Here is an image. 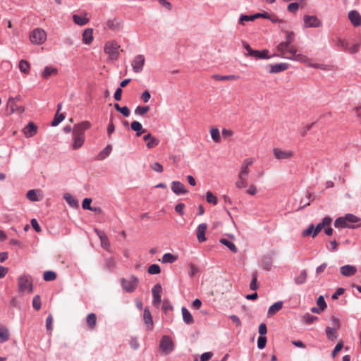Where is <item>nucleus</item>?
Masks as SVG:
<instances>
[{"label":"nucleus","mask_w":361,"mask_h":361,"mask_svg":"<svg viewBox=\"0 0 361 361\" xmlns=\"http://www.w3.org/2000/svg\"><path fill=\"white\" fill-rule=\"evenodd\" d=\"M294 32H286V41L281 42L277 46V50L281 53V57L286 59L296 61L307 64L310 67L320 68L317 63H311V59L306 55L298 53L295 47L291 45L294 41Z\"/></svg>","instance_id":"1"},{"label":"nucleus","mask_w":361,"mask_h":361,"mask_svg":"<svg viewBox=\"0 0 361 361\" xmlns=\"http://www.w3.org/2000/svg\"><path fill=\"white\" fill-rule=\"evenodd\" d=\"M120 45L114 40L108 41L104 47V51L111 61H117L119 58Z\"/></svg>","instance_id":"2"},{"label":"nucleus","mask_w":361,"mask_h":361,"mask_svg":"<svg viewBox=\"0 0 361 361\" xmlns=\"http://www.w3.org/2000/svg\"><path fill=\"white\" fill-rule=\"evenodd\" d=\"M18 288L20 293H32L33 286L31 276L26 274L20 276L18 278Z\"/></svg>","instance_id":"3"},{"label":"nucleus","mask_w":361,"mask_h":361,"mask_svg":"<svg viewBox=\"0 0 361 361\" xmlns=\"http://www.w3.org/2000/svg\"><path fill=\"white\" fill-rule=\"evenodd\" d=\"M46 39L47 33L41 28H35L30 34V40L33 44H42Z\"/></svg>","instance_id":"4"},{"label":"nucleus","mask_w":361,"mask_h":361,"mask_svg":"<svg viewBox=\"0 0 361 361\" xmlns=\"http://www.w3.org/2000/svg\"><path fill=\"white\" fill-rule=\"evenodd\" d=\"M121 286H122L123 288L126 292L132 293L136 289V288L137 286L138 279L136 276L131 275L128 279H124V278L121 279Z\"/></svg>","instance_id":"5"},{"label":"nucleus","mask_w":361,"mask_h":361,"mask_svg":"<svg viewBox=\"0 0 361 361\" xmlns=\"http://www.w3.org/2000/svg\"><path fill=\"white\" fill-rule=\"evenodd\" d=\"M159 348L165 355L171 353L174 348L172 339L169 336H163L160 341Z\"/></svg>","instance_id":"6"},{"label":"nucleus","mask_w":361,"mask_h":361,"mask_svg":"<svg viewBox=\"0 0 361 361\" xmlns=\"http://www.w3.org/2000/svg\"><path fill=\"white\" fill-rule=\"evenodd\" d=\"M145 63L144 55H137L132 61L133 70L136 73H140L142 71Z\"/></svg>","instance_id":"7"},{"label":"nucleus","mask_w":361,"mask_h":361,"mask_svg":"<svg viewBox=\"0 0 361 361\" xmlns=\"http://www.w3.org/2000/svg\"><path fill=\"white\" fill-rule=\"evenodd\" d=\"M303 20L305 27H319L322 25L321 20L316 16L305 15Z\"/></svg>","instance_id":"8"},{"label":"nucleus","mask_w":361,"mask_h":361,"mask_svg":"<svg viewBox=\"0 0 361 361\" xmlns=\"http://www.w3.org/2000/svg\"><path fill=\"white\" fill-rule=\"evenodd\" d=\"M273 154L276 159L279 160L290 159L294 156V152L290 150H282L279 148H274Z\"/></svg>","instance_id":"9"},{"label":"nucleus","mask_w":361,"mask_h":361,"mask_svg":"<svg viewBox=\"0 0 361 361\" xmlns=\"http://www.w3.org/2000/svg\"><path fill=\"white\" fill-rule=\"evenodd\" d=\"M123 20L118 18H111L107 21L106 26L113 31H120L123 28Z\"/></svg>","instance_id":"10"},{"label":"nucleus","mask_w":361,"mask_h":361,"mask_svg":"<svg viewBox=\"0 0 361 361\" xmlns=\"http://www.w3.org/2000/svg\"><path fill=\"white\" fill-rule=\"evenodd\" d=\"M161 291H162L161 286L159 283L156 284L152 290V295H153V305L157 307H159V306L160 305V303L161 302Z\"/></svg>","instance_id":"11"},{"label":"nucleus","mask_w":361,"mask_h":361,"mask_svg":"<svg viewBox=\"0 0 361 361\" xmlns=\"http://www.w3.org/2000/svg\"><path fill=\"white\" fill-rule=\"evenodd\" d=\"M20 97H10L7 102V110H9V114H11L16 111L22 113L24 111V109L21 106H18L16 104V100L19 99Z\"/></svg>","instance_id":"12"},{"label":"nucleus","mask_w":361,"mask_h":361,"mask_svg":"<svg viewBox=\"0 0 361 361\" xmlns=\"http://www.w3.org/2000/svg\"><path fill=\"white\" fill-rule=\"evenodd\" d=\"M91 127V123L87 121H82L78 124L75 125L73 128V134L78 135H84V132Z\"/></svg>","instance_id":"13"},{"label":"nucleus","mask_w":361,"mask_h":361,"mask_svg":"<svg viewBox=\"0 0 361 361\" xmlns=\"http://www.w3.org/2000/svg\"><path fill=\"white\" fill-rule=\"evenodd\" d=\"M331 222L332 219L330 216H325L322 219V222L314 226V235H312V238H315L322 229H324L326 226H331Z\"/></svg>","instance_id":"14"},{"label":"nucleus","mask_w":361,"mask_h":361,"mask_svg":"<svg viewBox=\"0 0 361 361\" xmlns=\"http://www.w3.org/2000/svg\"><path fill=\"white\" fill-rule=\"evenodd\" d=\"M255 161L253 158H247L243 160L240 166L239 174H242L244 176H248L250 173V166H251Z\"/></svg>","instance_id":"15"},{"label":"nucleus","mask_w":361,"mask_h":361,"mask_svg":"<svg viewBox=\"0 0 361 361\" xmlns=\"http://www.w3.org/2000/svg\"><path fill=\"white\" fill-rule=\"evenodd\" d=\"M171 190L176 195L186 194L188 190L185 185L180 181H173L171 183Z\"/></svg>","instance_id":"16"},{"label":"nucleus","mask_w":361,"mask_h":361,"mask_svg":"<svg viewBox=\"0 0 361 361\" xmlns=\"http://www.w3.org/2000/svg\"><path fill=\"white\" fill-rule=\"evenodd\" d=\"M334 226L337 228H348L354 229L357 227L356 225L349 224L345 220L344 216L338 217L334 221Z\"/></svg>","instance_id":"17"},{"label":"nucleus","mask_w":361,"mask_h":361,"mask_svg":"<svg viewBox=\"0 0 361 361\" xmlns=\"http://www.w3.org/2000/svg\"><path fill=\"white\" fill-rule=\"evenodd\" d=\"M207 229V225L205 223L200 224L197 228V238L199 242L202 243L206 241L207 238L205 233Z\"/></svg>","instance_id":"18"},{"label":"nucleus","mask_w":361,"mask_h":361,"mask_svg":"<svg viewBox=\"0 0 361 361\" xmlns=\"http://www.w3.org/2000/svg\"><path fill=\"white\" fill-rule=\"evenodd\" d=\"M143 322L144 324L147 326L148 330H152L153 328V320L151 313L149 312V309L148 307H146L144 310L143 313Z\"/></svg>","instance_id":"19"},{"label":"nucleus","mask_w":361,"mask_h":361,"mask_svg":"<svg viewBox=\"0 0 361 361\" xmlns=\"http://www.w3.org/2000/svg\"><path fill=\"white\" fill-rule=\"evenodd\" d=\"M37 132V126L33 122L29 123L23 128V133L26 137L34 136Z\"/></svg>","instance_id":"20"},{"label":"nucleus","mask_w":361,"mask_h":361,"mask_svg":"<svg viewBox=\"0 0 361 361\" xmlns=\"http://www.w3.org/2000/svg\"><path fill=\"white\" fill-rule=\"evenodd\" d=\"M348 18L355 27L361 25V16L357 11H350L348 13Z\"/></svg>","instance_id":"21"},{"label":"nucleus","mask_w":361,"mask_h":361,"mask_svg":"<svg viewBox=\"0 0 361 361\" xmlns=\"http://www.w3.org/2000/svg\"><path fill=\"white\" fill-rule=\"evenodd\" d=\"M356 271L357 268L352 265H344L340 268V272L344 276H353Z\"/></svg>","instance_id":"22"},{"label":"nucleus","mask_w":361,"mask_h":361,"mask_svg":"<svg viewBox=\"0 0 361 361\" xmlns=\"http://www.w3.org/2000/svg\"><path fill=\"white\" fill-rule=\"evenodd\" d=\"M181 312H182V315H183V322L186 324L190 325L194 323V319H193L192 315L190 314V312L188 311V310L185 307H182Z\"/></svg>","instance_id":"23"},{"label":"nucleus","mask_w":361,"mask_h":361,"mask_svg":"<svg viewBox=\"0 0 361 361\" xmlns=\"http://www.w3.org/2000/svg\"><path fill=\"white\" fill-rule=\"evenodd\" d=\"M247 178L248 176H244L238 173V178L235 183V187L238 189L246 188L248 185Z\"/></svg>","instance_id":"24"},{"label":"nucleus","mask_w":361,"mask_h":361,"mask_svg":"<svg viewBox=\"0 0 361 361\" xmlns=\"http://www.w3.org/2000/svg\"><path fill=\"white\" fill-rule=\"evenodd\" d=\"M93 41V30L87 28L82 33V42L85 44H90Z\"/></svg>","instance_id":"25"},{"label":"nucleus","mask_w":361,"mask_h":361,"mask_svg":"<svg viewBox=\"0 0 361 361\" xmlns=\"http://www.w3.org/2000/svg\"><path fill=\"white\" fill-rule=\"evenodd\" d=\"M73 149H78L80 148L85 142V135H78L73 134Z\"/></svg>","instance_id":"26"},{"label":"nucleus","mask_w":361,"mask_h":361,"mask_svg":"<svg viewBox=\"0 0 361 361\" xmlns=\"http://www.w3.org/2000/svg\"><path fill=\"white\" fill-rule=\"evenodd\" d=\"M288 68V65L286 63H277L274 65L270 66V73H276L283 71H286Z\"/></svg>","instance_id":"27"},{"label":"nucleus","mask_w":361,"mask_h":361,"mask_svg":"<svg viewBox=\"0 0 361 361\" xmlns=\"http://www.w3.org/2000/svg\"><path fill=\"white\" fill-rule=\"evenodd\" d=\"M10 332L7 327L0 326V343H5L9 339Z\"/></svg>","instance_id":"28"},{"label":"nucleus","mask_w":361,"mask_h":361,"mask_svg":"<svg viewBox=\"0 0 361 361\" xmlns=\"http://www.w3.org/2000/svg\"><path fill=\"white\" fill-rule=\"evenodd\" d=\"M283 307V302L279 301L271 305L268 310V315L272 316Z\"/></svg>","instance_id":"29"},{"label":"nucleus","mask_w":361,"mask_h":361,"mask_svg":"<svg viewBox=\"0 0 361 361\" xmlns=\"http://www.w3.org/2000/svg\"><path fill=\"white\" fill-rule=\"evenodd\" d=\"M63 198L71 207L76 208L78 207V200L70 193H65Z\"/></svg>","instance_id":"30"},{"label":"nucleus","mask_w":361,"mask_h":361,"mask_svg":"<svg viewBox=\"0 0 361 361\" xmlns=\"http://www.w3.org/2000/svg\"><path fill=\"white\" fill-rule=\"evenodd\" d=\"M212 78L215 80H235L239 79V76L236 75H221L215 74L212 75Z\"/></svg>","instance_id":"31"},{"label":"nucleus","mask_w":361,"mask_h":361,"mask_svg":"<svg viewBox=\"0 0 361 361\" xmlns=\"http://www.w3.org/2000/svg\"><path fill=\"white\" fill-rule=\"evenodd\" d=\"M57 73V68L51 66H47L44 68L43 72L42 73V77L44 79H47L51 75H56Z\"/></svg>","instance_id":"32"},{"label":"nucleus","mask_w":361,"mask_h":361,"mask_svg":"<svg viewBox=\"0 0 361 361\" xmlns=\"http://www.w3.org/2000/svg\"><path fill=\"white\" fill-rule=\"evenodd\" d=\"M131 128L133 130L136 132L137 136H140L146 130L142 129V124L138 121H133L131 123Z\"/></svg>","instance_id":"33"},{"label":"nucleus","mask_w":361,"mask_h":361,"mask_svg":"<svg viewBox=\"0 0 361 361\" xmlns=\"http://www.w3.org/2000/svg\"><path fill=\"white\" fill-rule=\"evenodd\" d=\"M87 324L90 329H94L96 326L97 317L94 313H90L87 317Z\"/></svg>","instance_id":"34"},{"label":"nucleus","mask_w":361,"mask_h":361,"mask_svg":"<svg viewBox=\"0 0 361 361\" xmlns=\"http://www.w3.org/2000/svg\"><path fill=\"white\" fill-rule=\"evenodd\" d=\"M112 150L111 145H107L102 151H101L99 154L97 155V160H103L107 156L109 155Z\"/></svg>","instance_id":"35"},{"label":"nucleus","mask_w":361,"mask_h":361,"mask_svg":"<svg viewBox=\"0 0 361 361\" xmlns=\"http://www.w3.org/2000/svg\"><path fill=\"white\" fill-rule=\"evenodd\" d=\"M73 21L78 25H85L89 22V19L85 16H80L78 15H73Z\"/></svg>","instance_id":"36"},{"label":"nucleus","mask_w":361,"mask_h":361,"mask_svg":"<svg viewBox=\"0 0 361 361\" xmlns=\"http://www.w3.org/2000/svg\"><path fill=\"white\" fill-rule=\"evenodd\" d=\"M19 68L23 73L27 74L30 71V65L26 60H20L19 62Z\"/></svg>","instance_id":"37"},{"label":"nucleus","mask_w":361,"mask_h":361,"mask_svg":"<svg viewBox=\"0 0 361 361\" xmlns=\"http://www.w3.org/2000/svg\"><path fill=\"white\" fill-rule=\"evenodd\" d=\"M268 53L269 51L267 49H264L262 51L255 50L252 57L256 59H269L270 56L268 55Z\"/></svg>","instance_id":"38"},{"label":"nucleus","mask_w":361,"mask_h":361,"mask_svg":"<svg viewBox=\"0 0 361 361\" xmlns=\"http://www.w3.org/2000/svg\"><path fill=\"white\" fill-rule=\"evenodd\" d=\"M307 276V274L306 270H302L300 274L295 278L294 280L295 283L298 285L304 283L306 281Z\"/></svg>","instance_id":"39"},{"label":"nucleus","mask_w":361,"mask_h":361,"mask_svg":"<svg viewBox=\"0 0 361 361\" xmlns=\"http://www.w3.org/2000/svg\"><path fill=\"white\" fill-rule=\"evenodd\" d=\"M178 259V257L171 253H166L162 257L163 263H173Z\"/></svg>","instance_id":"40"},{"label":"nucleus","mask_w":361,"mask_h":361,"mask_svg":"<svg viewBox=\"0 0 361 361\" xmlns=\"http://www.w3.org/2000/svg\"><path fill=\"white\" fill-rule=\"evenodd\" d=\"M219 242L224 245L225 246H226L230 250H231L234 253H236L237 252V248L235 245L234 243H233L232 242L228 240L227 239H225V238H221L220 239Z\"/></svg>","instance_id":"41"},{"label":"nucleus","mask_w":361,"mask_h":361,"mask_svg":"<svg viewBox=\"0 0 361 361\" xmlns=\"http://www.w3.org/2000/svg\"><path fill=\"white\" fill-rule=\"evenodd\" d=\"M337 331L338 330H334V329L330 326H327L326 328L325 332H326L328 339H329L331 341H334L335 338H337V334H336Z\"/></svg>","instance_id":"42"},{"label":"nucleus","mask_w":361,"mask_h":361,"mask_svg":"<svg viewBox=\"0 0 361 361\" xmlns=\"http://www.w3.org/2000/svg\"><path fill=\"white\" fill-rule=\"evenodd\" d=\"M344 219H345V220H346L347 223L349 224L350 223L354 224V223H358L360 221V219L353 214H346L344 216Z\"/></svg>","instance_id":"43"},{"label":"nucleus","mask_w":361,"mask_h":361,"mask_svg":"<svg viewBox=\"0 0 361 361\" xmlns=\"http://www.w3.org/2000/svg\"><path fill=\"white\" fill-rule=\"evenodd\" d=\"M100 241L102 247L107 251H109V248L111 247V244L109 241L108 237L106 235H102L100 236Z\"/></svg>","instance_id":"44"},{"label":"nucleus","mask_w":361,"mask_h":361,"mask_svg":"<svg viewBox=\"0 0 361 361\" xmlns=\"http://www.w3.org/2000/svg\"><path fill=\"white\" fill-rule=\"evenodd\" d=\"M210 134H211V137H212V140L215 142H220L221 137H220V133H219V130L218 128H212L210 130Z\"/></svg>","instance_id":"45"},{"label":"nucleus","mask_w":361,"mask_h":361,"mask_svg":"<svg viewBox=\"0 0 361 361\" xmlns=\"http://www.w3.org/2000/svg\"><path fill=\"white\" fill-rule=\"evenodd\" d=\"M56 274L52 271H47L43 274V279L46 281H51L55 280Z\"/></svg>","instance_id":"46"},{"label":"nucleus","mask_w":361,"mask_h":361,"mask_svg":"<svg viewBox=\"0 0 361 361\" xmlns=\"http://www.w3.org/2000/svg\"><path fill=\"white\" fill-rule=\"evenodd\" d=\"M65 118V116L63 114H59L56 112L54 116V120L51 122L52 126H58L63 119Z\"/></svg>","instance_id":"47"},{"label":"nucleus","mask_w":361,"mask_h":361,"mask_svg":"<svg viewBox=\"0 0 361 361\" xmlns=\"http://www.w3.org/2000/svg\"><path fill=\"white\" fill-rule=\"evenodd\" d=\"M149 111V106H138L135 110V114L140 115V116H143L144 114L147 113Z\"/></svg>","instance_id":"48"},{"label":"nucleus","mask_w":361,"mask_h":361,"mask_svg":"<svg viewBox=\"0 0 361 361\" xmlns=\"http://www.w3.org/2000/svg\"><path fill=\"white\" fill-rule=\"evenodd\" d=\"M258 288H259V285L257 283V272H255L252 274V279L250 284V288L252 290H255L258 289Z\"/></svg>","instance_id":"49"},{"label":"nucleus","mask_w":361,"mask_h":361,"mask_svg":"<svg viewBox=\"0 0 361 361\" xmlns=\"http://www.w3.org/2000/svg\"><path fill=\"white\" fill-rule=\"evenodd\" d=\"M206 200L209 203H212L214 205L217 204V197L213 195L211 191H207L206 193Z\"/></svg>","instance_id":"50"},{"label":"nucleus","mask_w":361,"mask_h":361,"mask_svg":"<svg viewBox=\"0 0 361 361\" xmlns=\"http://www.w3.org/2000/svg\"><path fill=\"white\" fill-rule=\"evenodd\" d=\"M318 319L317 317L307 313L303 316V320L307 324H312Z\"/></svg>","instance_id":"51"},{"label":"nucleus","mask_w":361,"mask_h":361,"mask_svg":"<svg viewBox=\"0 0 361 361\" xmlns=\"http://www.w3.org/2000/svg\"><path fill=\"white\" fill-rule=\"evenodd\" d=\"M161 272L160 267L158 264H152L148 268V273L150 274H158Z\"/></svg>","instance_id":"52"},{"label":"nucleus","mask_w":361,"mask_h":361,"mask_svg":"<svg viewBox=\"0 0 361 361\" xmlns=\"http://www.w3.org/2000/svg\"><path fill=\"white\" fill-rule=\"evenodd\" d=\"M32 307L36 310H39L41 308V299L39 295H37L33 298Z\"/></svg>","instance_id":"53"},{"label":"nucleus","mask_w":361,"mask_h":361,"mask_svg":"<svg viewBox=\"0 0 361 361\" xmlns=\"http://www.w3.org/2000/svg\"><path fill=\"white\" fill-rule=\"evenodd\" d=\"M255 19L256 16H255V14L251 16L241 15L239 19V23L243 25L245 21H252Z\"/></svg>","instance_id":"54"},{"label":"nucleus","mask_w":361,"mask_h":361,"mask_svg":"<svg viewBox=\"0 0 361 361\" xmlns=\"http://www.w3.org/2000/svg\"><path fill=\"white\" fill-rule=\"evenodd\" d=\"M159 143V140L155 137H152L147 142L146 146L149 149H152L157 146Z\"/></svg>","instance_id":"55"},{"label":"nucleus","mask_w":361,"mask_h":361,"mask_svg":"<svg viewBox=\"0 0 361 361\" xmlns=\"http://www.w3.org/2000/svg\"><path fill=\"white\" fill-rule=\"evenodd\" d=\"M314 224H310L308 228L305 230H304L302 233V235L303 237L311 235L312 237V235H314Z\"/></svg>","instance_id":"56"},{"label":"nucleus","mask_w":361,"mask_h":361,"mask_svg":"<svg viewBox=\"0 0 361 361\" xmlns=\"http://www.w3.org/2000/svg\"><path fill=\"white\" fill-rule=\"evenodd\" d=\"M298 8H299V4H298V3H296V2L290 3L287 7L288 11L293 13H296Z\"/></svg>","instance_id":"57"},{"label":"nucleus","mask_w":361,"mask_h":361,"mask_svg":"<svg viewBox=\"0 0 361 361\" xmlns=\"http://www.w3.org/2000/svg\"><path fill=\"white\" fill-rule=\"evenodd\" d=\"M267 338L265 336H260L259 338H258V340H257V347L259 349H263L265 348L266 346V343H267Z\"/></svg>","instance_id":"58"},{"label":"nucleus","mask_w":361,"mask_h":361,"mask_svg":"<svg viewBox=\"0 0 361 361\" xmlns=\"http://www.w3.org/2000/svg\"><path fill=\"white\" fill-rule=\"evenodd\" d=\"M331 325H332V326H331V327L333 328L334 330H338L340 329L341 324H340L339 319H338L337 317H332L331 318Z\"/></svg>","instance_id":"59"},{"label":"nucleus","mask_w":361,"mask_h":361,"mask_svg":"<svg viewBox=\"0 0 361 361\" xmlns=\"http://www.w3.org/2000/svg\"><path fill=\"white\" fill-rule=\"evenodd\" d=\"M26 197L30 201H37L38 200V198H37V193H36V191L35 190H30L27 192Z\"/></svg>","instance_id":"60"},{"label":"nucleus","mask_w":361,"mask_h":361,"mask_svg":"<svg viewBox=\"0 0 361 361\" xmlns=\"http://www.w3.org/2000/svg\"><path fill=\"white\" fill-rule=\"evenodd\" d=\"M92 199L91 198H85L82 203V207L84 209L90 210L92 209V207L91 206Z\"/></svg>","instance_id":"61"},{"label":"nucleus","mask_w":361,"mask_h":361,"mask_svg":"<svg viewBox=\"0 0 361 361\" xmlns=\"http://www.w3.org/2000/svg\"><path fill=\"white\" fill-rule=\"evenodd\" d=\"M317 303L322 310H324L327 307L324 298L322 295H320L317 298Z\"/></svg>","instance_id":"62"},{"label":"nucleus","mask_w":361,"mask_h":361,"mask_svg":"<svg viewBox=\"0 0 361 361\" xmlns=\"http://www.w3.org/2000/svg\"><path fill=\"white\" fill-rule=\"evenodd\" d=\"M343 348V343L342 341L337 343L336 347L334 348V350L332 351L331 356L333 357H335L337 355V353Z\"/></svg>","instance_id":"63"},{"label":"nucleus","mask_w":361,"mask_h":361,"mask_svg":"<svg viewBox=\"0 0 361 361\" xmlns=\"http://www.w3.org/2000/svg\"><path fill=\"white\" fill-rule=\"evenodd\" d=\"M257 188L253 184L250 185L247 190H246V193L248 195H255L257 194Z\"/></svg>","instance_id":"64"}]
</instances>
